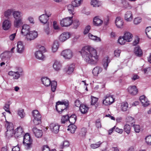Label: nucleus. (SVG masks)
<instances>
[{"mask_svg":"<svg viewBox=\"0 0 151 151\" xmlns=\"http://www.w3.org/2000/svg\"><path fill=\"white\" fill-rule=\"evenodd\" d=\"M70 37V35L69 33L65 32L62 33L60 36L59 40L62 42L65 41L69 39Z\"/></svg>","mask_w":151,"mask_h":151,"instance_id":"obj_14","label":"nucleus"},{"mask_svg":"<svg viewBox=\"0 0 151 151\" xmlns=\"http://www.w3.org/2000/svg\"><path fill=\"white\" fill-rule=\"evenodd\" d=\"M10 126L11 127V129L7 130L6 134H9L11 136H12L14 134V127L12 123L9 124Z\"/></svg>","mask_w":151,"mask_h":151,"instance_id":"obj_44","label":"nucleus"},{"mask_svg":"<svg viewBox=\"0 0 151 151\" xmlns=\"http://www.w3.org/2000/svg\"><path fill=\"white\" fill-rule=\"evenodd\" d=\"M83 0H75L72 2V4L75 7L80 6L83 2Z\"/></svg>","mask_w":151,"mask_h":151,"instance_id":"obj_41","label":"nucleus"},{"mask_svg":"<svg viewBox=\"0 0 151 151\" xmlns=\"http://www.w3.org/2000/svg\"><path fill=\"white\" fill-rule=\"evenodd\" d=\"M115 23L118 28H121L122 27L123 24V22L120 17H117L116 18Z\"/></svg>","mask_w":151,"mask_h":151,"instance_id":"obj_23","label":"nucleus"},{"mask_svg":"<svg viewBox=\"0 0 151 151\" xmlns=\"http://www.w3.org/2000/svg\"><path fill=\"white\" fill-rule=\"evenodd\" d=\"M145 33L149 38H151V27H149L146 28L145 29Z\"/></svg>","mask_w":151,"mask_h":151,"instance_id":"obj_46","label":"nucleus"},{"mask_svg":"<svg viewBox=\"0 0 151 151\" xmlns=\"http://www.w3.org/2000/svg\"><path fill=\"white\" fill-rule=\"evenodd\" d=\"M128 105L127 102H123L121 105V109L122 111H126L127 110Z\"/></svg>","mask_w":151,"mask_h":151,"instance_id":"obj_42","label":"nucleus"},{"mask_svg":"<svg viewBox=\"0 0 151 151\" xmlns=\"http://www.w3.org/2000/svg\"><path fill=\"white\" fill-rule=\"evenodd\" d=\"M76 128V126L74 124H70L68 126L67 130H70L71 133H74Z\"/></svg>","mask_w":151,"mask_h":151,"instance_id":"obj_38","label":"nucleus"},{"mask_svg":"<svg viewBox=\"0 0 151 151\" xmlns=\"http://www.w3.org/2000/svg\"><path fill=\"white\" fill-rule=\"evenodd\" d=\"M30 27L27 24H24L22 26L21 32L24 35H27L29 32Z\"/></svg>","mask_w":151,"mask_h":151,"instance_id":"obj_20","label":"nucleus"},{"mask_svg":"<svg viewBox=\"0 0 151 151\" xmlns=\"http://www.w3.org/2000/svg\"><path fill=\"white\" fill-rule=\"evenodd\" d=\"M102 71V68L97 66L93 70V73L95 76L97 75Z\"/></svg>","mask_w":151,"mask_h":151,"instance_id":"obj_36","label":"nucleus"},{"mask_svg":"<svg viewBox=\"0 0 151 151\" xmlns=\"http://www.w3.org/2000/svg\"><path fill=\"white\" fill-rule=\"evenodd\" d=\"M73 17H68L63 19L61 21L60 24L62 27H68L70 26L73 22Z\"/></svg>","mask_w":151,"mask_h":151,"instance_id":"obj_6","label":"nucleus"},{"mask_svg":"<svg viewBox=\"0 0 151 151\" xmlns=\"http://www.w3.org/2000/svg\"><path fill=\"white\" fill-rule=\"evenodd\" d=\"M145 139L147 145H151V135L147 136Z\"/></svg>","mask_w":151,"mask_h":151,"instance_id":"obj_57","label":"nucleus"},{"mask_svg":"<svg viewBox=\"0 0 151 151\" xmlns=\"http://www.w3.org/2000/svg\"><path fill=\"white\" fill-rule=\"evenodd\" d=\"M76 120V116L75 114L72 115L70 117H69L68 121L70 124H74Z\"/></svg>","mask_w":151,"mask_h":151,"instance_id":"obj_33","label":"nucleus"},{"mask_svg":"<svg viewBox=\"0 0 151 151\" xmlns=\"http://www.w3.org/2000/svg\"><path fill=\"white\" fill-rule=\"evenodd\" d=\"M121 52V51L117 49L115 50L114 52L115 56L116 57H119Z\"/></svg>","mask_w":151,"mask_h":151,"instance_id":"obj_63","label":"nucleus"},{"mask_svg":"<svg viewBox=\"0 0 151 151\" xmlns=\"http://www.w3.org/2000/svg\"><path fill=\"white\" fill-rule=\"evenodd\" d=\"M42 83L46 86H49L51 83L50 80L47 77H44L42 78Z\"/></svg>","mask_w":151,"mask_h":151,"instance_id":"obj_25","label":"nucleus"},{"mask_svg":"<svg viewBox=\"0 0 151 151\" xmlns=\"http://www.w3.org/2000/svg\"><path fill=\"white\" fill-rule=\"evenodd\" d=\"M73 27L74 28H77L79 25V20L78 19H76L73 21Z\"/></svg>","mask_w":151,"mask_h":151,"instance_id":"obj_52","label":"nucleus"},{"mask_svg":"<svg viewBox=\"0 0 151 151\" xmlns=\"http://www.w3.org/2000/svg\"><path fill=\"white\" fill-rule=\"evenodd\" d=\"M102 143L103 142L100 141L96 143H93L91 144L90 146L91 148L95 149L99 147Z\"/></svg>","mask_w":151,"mask_h":151,"instance_id":"obj_40","label":"nucleus"},{"mask_svg":"<svg viewBox=\"0 0 151 151\" xmlns=\"http://www.w3.org/2000/svg\"><path fill=\"white\" fill-rule=\"evenodd\" d=\"M124 131L127 134H129L130 132L131 128L130 126L127 124L125 125L124 127Z\"/></svg>","mask_w":151,"mask_h":151,"instance_id":"obj_48","label":"nucleus"},{"mask_svg":"<svg viewBox=\"0 0 151 151\" xmlns=\"http://www.w3.org/2000/svg\"><path fill=\"white\" fill-rule=\"evenodd\" d=\"M61 55L66 59H70L73 57V52L70 49L63 50L61 53Z\"/></svg>","mask_w":151,"mask_h":151,"instance_id":"obj_9","label":"nucleus"},{"mask_svg":"<svg viewBox=\"0 0 151 151\" xmlns=\"http://www.w3.org/2000/svg\"><path fill=\"white\" fill-rule=\"evenodd\" d=\"M22 24V18L15 19L14 22V26L17 28L20 27Z\"/></svg>","mask_w":151,"mask_h":151,"instance_id":"obj_39","label":"nucleus"},{"mask_svg":"<svg viewBox=\"0 0 151 151\" xmlns=\"http://www.w3.org/2000/svg\"><path fill=\"white\" fill-rule=\"evenodd\" d=\"M75 7L72 4H70L68 6V9L69 12L70 13H72L74 11V8Z\"/></svg>","mask_w":151,"mask_h":151,"instance_id":"obj_56","label":"nucleus"},{"mask_svg":"<svg viewBox=\"0 0 151 151\" xmlns=\"http://www.w3.org/2000/svg\"><path fill=\"white\" fill-rule=\"evenodd\" d=\"M142 21V19L140 17H137L134 20V23L135 25L139 24Z\"/></svg>","mask_w":151,"mask_h":151,"instance_id":"obj_54","label":"nucleus"},{"mask_svg":"<svg viewBox=\"0 0 151 151\" xmlns=\"http://www.w3.org/2000/svg\"><path fill=\"white\" fill-rule=\"evenodd\" d=\"M69 145V142L67 141H64L62 144L60 146V148L61 149H63L65 147H68Z\"/></svg>","mask_w":151,"mask_h":151,"instance_id":"obj_58","label":"nucleus"},{"mask_svg":"<svg viewBox=\"0 0 151 151\" xmlns=\"http://www.w3.org/2000/svg\"><path fill=\"white\" fill-rule=\"evenodd\" d=\"M37 32L34 31H29V33L25 36H26V38L27 40L31 41L36 38L37 37Z\"/></svg>","mask_w":151,"mask_h":151,"instance_id":"obj_10","label":"nucleus"},{"mask_svg":"<svg viewBox=\"0 0 151 151\" xmlns=\"http://www.w3.org/2000/svg\"><path fill=\"white\" fill-rule=\"evenodd\" d=\"M23 132V130L22 127H18L15 130L14 135L18 137L22 134Z\"/></svg>","mask_w":151,"mask_h":151,"instance_id":"obj_27","label":"nucleus"},{"mask_svg":"<svg viewBox=\"0 0 151 151\" xmlns=\"http://www.w3.org/2000/svg\"><path fill=\"white\" fill-rule=\"evenodd\" d=\"M60 127L58 124L53 123L50 124V129L52 132L57 134L59 131Z\"/></svg>","mask_w":151,"mask_h":151,"instance_id":"obj_11","label":"nucleus"},{"mask_svg":"<svg viewBox=\"0 0 151 151\" xmlns=\"http://www.w3.org/2000/svg\"><path fill=\"white\" fill-rule=\"evenodd\" d=\"M128 91L132 95H136L138 91V89L135 86H129L128 88Z\"/></svg>","mask_w":151,"mask_h":151,"instance_id":"obj_18","label":"nucleus"},{"mask_svg":"<svg viewBox=\"0 0 151 151\" xmlns=\"http://www.w3.org/2000/svg\"><path fill=\"white\" fill-rule=\"evenodd\" d=\"M88 37L91 40L97 42L100 41L101 40L99 37H97V36H94L90 33L88 34Z\"/></svg>","mask_w":151,"mask_h":151,"instance_id":"obj_43","label":"nucleus"},{"mask_svg":"<svg viewBox=\"0 0 151 151\" xmlns=\"http://www.w3.org/2000/svg\"><path fill=\"white\" fill-rule=\"evenodd\" d=\"M139 100L144 107L147 106L150 104V101L147 99L144 96L142 95L140 97Z\"/></svg>","mask_w":151,"mask_h":151,"instance_id":"obj_13","label":"nucleus"},{"mask_svg":"<svg viewBox=\"0 0 151 151\" xmlns=\"http://www.w3.org/2000/svg\"><path fill=\"white\" fill-rule=\"evenodd\" d=\"M68 105L69 102L68 101H59L56 103V109L59 113L61 114L62 111L66 110Z\"/></svg>","mask_w":151,"mask_h":151,"instance_id":"obj_2","label":"nucleus"},{"mask_svg":"<svg viewBox=\"0 0 151 151\" xmlns=\"http://www.w3.org/2000/svg\"><path fill=\"white\" fill-rule=\"evenodd\" d=\"M122 2L124 8H126L129 7V3L125 0H122Z\"/></svg>","mask_w":151,"mask_h":151,"instance_id":"obj_61","label":"nucleus"},{"mask_svg":"<svg viewBox=\"0 0 151 151\" xmlns=\"http://www.w3.org/2000/svg\"><path fill=\"white\" fill-rule=\"evenodd\" d=\"M79 109L82 114H85L88 112V108L86 105L82 104L80 106Z\"/></svg>","mask_w":151,"mask_h":151,"instance_id":"obj_30","label":"nucleus"},{"mask_svg":"<svg viewBox=\"0 0 151 151\" xmlns=\"http://www.w3.org/2000/svg\"><path fill=\"white\" fill-rule=\"evenodd\" d=\"M91 5L93 7H99L101 6V3L98 0H91Z\"/></svg>","mask_w":151,"mask_h":151,"instance_id":"obj_34","label":"nucleus"},{"mask_svg":"<svg viewBox=\"0 0 151 151\" xmlns=\"http://www.w3.org/2000/svg\"><path fill=\"white\" fill-rule=\"evenodd\" d=\"M124 18L125 20L127 22H130L132 20L133 16L131 11H127L126 12L124 15Z\"/></svg>","mask_w":151,"mask_h":151,"instance_id":"obj_21","label":"nucleus"},{"mask_svg":"<svg viewBox=\"0 0 151 151\" xmlns=\"http://www.w3.org/2000/svg\"><path fill=\"white\" fill-rule=\"evenodd\" d=\"M115 99L112 96L109 94H107L105 96V99L103 101V104L108 106L112 104L114 101Z\"/></svg>","mask_w":151,"mask_h":151,"instance_id":"obj_7","label":"nucleus"},{"mask_svg":"<svg viewBox=\"0 0 151 151\" xmlns=\"http://www.w3.org/2000/svg\"><path fill=\"white\" fill-rule=\"evenodd\" d=\"M58 47V42L57 41H55L52 46V51L54 52H55L57 50Z\"/></svg>","mask_w":151,"mask_h":151,"instance_id":"obj_37","label":"nucleus"},{"mask_svg":"<svg viewBox=\"0 0 151 151\" xmlns=\"http://www.w3.org/2000/svg\"><path fill=\"white\" fill-rule=\"evenodd\" d=\"M74 68V65L73 64H71L67 66L64 70L67 74H70L73 72Z\"/></svg>","mask_w":151,"mask_h":151,"instance_id":"obj_17","label":"nucleus"},{"mask_svg":"<svg viewBox=\"0 0 151 151\" xmlns=\"http://www.w3.org/2000/svg\"><path fill=\"white\" fill-rule=\"evenodd\" d=\"M32 131L36 137L39 138L42 136V130L38 129L36 127H34L32 128Z\"/></svg>","mask_w":151,"mask_h":151,"instance_id":"obj_19","label":"nucleus"},{"mask_svg":"<svg viewBox=\"0 0 151 151\" xmlns=\"http://www.w3.org/2000/svg\"><path fill=\"white\" fill-rule=\"evenodd\" d=\"M10 104V102L8 101L5 104V106L4 107V108L6 111L8 112L9 114H11V112L9 111V105Z\"/></svg>","mask_w":151,"mask_h":151,"instance_id":"obj_49","label":"nucleus"},{"mask_svg":"<svg viewBox=\"0 0 151 151\" xmlns=\"http://www.w3.org/2000/svg\"><path fill=\"white\" fill-rule=\"evenodd\" d=\"M81 54L83 58L88 63L95 65L98 60V56L96 50L94 48L89 46L83 47Z\"/></svg>","mask_w":151,"mask_h":151,"instance_id":"obj_1","label":"nucleus"},{"mask_svg":"<svg viewBox=\"0 0 151 151\" xmlns=\"http://www.w3.org/2000/svg\"><path fill=\"white\" fill-rule=\"evenodd\" d=\"M69 116L68 115H64L61 119V122L62 124H64L66 122H67Z\"/></svg>","mask_w":151,"mask_h":151,"instance_id":"obj_50","label":"nucleus"},{"mask_svg":"<svg viewBox=\"0 0 151 151\" xmlns=\"http://www.w3.org/2000/svg\"><path fill=\"white\" fill-rule=\"evenodd\" d=\"M24 50V47L22 42L21 41L18 42L17 45V51L18 53L21 54L23 53Z\"/></svg>","mask_w":151,"mask_h":151,"instance_id":"obj_16","label":"nucleus"},{"mask_svg":"<svg viewBox=\"0 0 151 151\" xmlns=\"http://www.w3.org/2000/svg\"><path fill=\"white\" fill-rule=\"evenodd\" d=\"M12 12L13 9H9L4 12V14L5 17L9 19L10 17L11 16Z\"/></svg>","mask_w":151,"mask_h":151,"instance_id":"obj_31","label":"nucleus"},{"mask_svg":"<svg viewBox=\"0 0 151 151\" xmlns=\"http://www.w3.org/2000/svg\"><path fill=\"white\" fill-rule=\"evenodd\" d=\"M21 14L22 13L19 11H14L12 12L13 15L15 19L22 18Z\"/></svg>","mask_w":151,"mask_h":151,"instance_id":"obj_35","label":"nucleus"},{"mask_svg":"<svg viewBox=\"0 0 151 151\" xmlns=\"http://www.w3.org/2000/svg\"><path fill=\"white\" fill-rule=\"evenodd\" d=\"M12 54L9 52H5L2 53L0 56L1 59L4 61L7 62V60H9Z\"/></svg>","mask_w":151,"mask_h":151,"instance_id":"obj_12","label":"nucleus"},{"mask_svg":"<svg viewBox=\"0 0 151 151\" xmlns=\"http://www.w3.org/2000/svg\"><path fill=\"white\" fill-rule=\"evenodd\" d=\"M44 30L45 33L48 35L50 34V28L49 27V24H46V26L44 27Z\"/></svg>","mask_w":151,"mask_h":151,"instance_id":"obj_53","label":"nucleus"},{"mask_svg":"<svg viewBox=\"0 0 151 151\" xmlns=\"http://www.w3.org/2000/svg\"><path fill=\"white\" fill-rule=\"evenodd\" d=\"M18 114L21 118H23L25 115V113L24 112L23 109H19L18 110Z\"/></svg>","mask_w":151,"mask_h":151,"instance_id":"obj_51","label":"nucleus"},{"mask_svg":"<svg viewBox=\"0 0 151 151\" xmlns=\"http://www.w3.org/2000/svg\"><path fill=\"white\" fill-rule=\"evenodd\" d=\"M134 128L135 132L136 133H139L140 131V127L138 125H134Z\"/></svg>","mask_w":151,"mask_h":151,"instance_id":"obj_59","label":"nucleus"},{"mask_svg":"<svg viewBox=\"0 0 151 151\" xmlns=\"http://www.w3.org/2000/svg\"><path fill=\"white\" fill-rule=\"evenodd\" d=\"M51 14L50 12L48 13L45 12V14H43L39 17V20L41 23L44 24H49L47 21L49 19V17L51 16Z\"/></svg>","mask_w":151,"mask_h":151,"instance_id":"obj_8","label":"nucleus"},{"mask_svg":"<svg viewBox=\"0 0 151 151\" xmlns=\"http://www.w3.org/2000/svg\"><path fill=\"white\" fill-rule=\"evenodd\" d=\"M51 90L53 92H54L56 89L57 86V82L55 81H52L51 82Z\"/></svg>","mask_w":151,"mask_h":151,"instance_id":"obj_45","label":"nucleus"},{"mask_svg":"<svg viewBox=\"0 0 151 151\" xmlns=\"http://www.w3.org/2000/svg\"><path fill=\"white\" fill-rule=\"evenodd\" d=\"M103 21L97 17H95L93 19V23L96 26H99L102 24Z\"/></svg>","mask_w":151,"mask_h":151,"instance_id":"obj_28","label":"nucleus"},{"mask_svg":"<svg viewBox=\"0 0 151 151\" xmlns=\"http://www.w3.org/2000/svg\"><path fill=\"white\" fill-rule=\"evenodd\" d=\"M134 52L135 54L137 56L140 57L142 55V50L139 46L134 48Z\"/></svg>","mask_w":151,"mask_h":151,"instance_id":"obj_26","label":"nucleus"},{"mask_svg":"<svg viewBox=\"0 0 151 151\" xmlns=\"http://www.w3.org/2000/svg\"><path fill=\"white\" fill-rule=\"evenodd\" d=\"M91 29L90 26L89 25L87 26L85 28V29L84 31V34H86L88 33L89 30Z\"/></svg>","mask_w":151,"mask_h":151,"instance_id":"obj_64","label":"nucleus"},{"mask_svg":"<svg viewBox=\"0 0 151 151\" xmlns=\"http://www.w3.org/2000/svg\"><path fill=\"white\" fill-rule=\"evenodd\" d=\"M53 67L55 70L58 71L60 69L62 65L60 61H56L53 65Z\"/></svg>","mask_w":151,"mask_h":151,"instance_id":"obj_24","label":"nucleus"},{"mask_svg":"<svg viewBox=\"0 0 151 151\" xmlns=\"http://www.w3.org/2000/svg\"><path fill=\"white\" fill-rule=\"evenodd\" d=\"M11 26V21L8 19H5L3 22L2 28L4 30H6L9 29Z\"/></svg>","mask_w":151,"mask_h":151,"instance_id":"obj_15","label":"nucleus"},{"mask_svg":"<svg viewBox=\"0 0 151 151\" xmlns=\"http://www.w3.org/2000/svg\"><path fill=\"white\" fill-rule=\"evenodd\" d=\"M32 139L28 133H26L24 136L23 143L27 150L30 149L32 146Z\"/></svg>","mask_w":151,"mask_h":151,"instance_id":"obj_3","label":"nucleus"},{"mask_svg":"<svg viewBox=\"0 0 151 151\" xmlns=\"http://www.w3.org/2000/svg\"><path fill=\"white\" fill-rule=\"evenodd\" d=\"M110 61V60H109V57L108 56L105 57L103 60V67L106 70H107L108 64Z\"/></svg>","mask_w":151,"mask_h":151,"instance_id":"obj_29","label":"nucleus"},{"mask_svg":"<svg viewBox=\"0 0 151 151\" xmlns=\"http://www.w3.org/2000/svg\"><path fill=\"white\" fill-rule=\"evenodd\" d=\"M36 58L39 59L43 60L44 58V56L42 53L40 51H37L35 53Z\"/></svg>","mask_w":151,"mask_h":151,"instance_id":"obj_32","label":"nucleus"},{"mask_svg":"<svg viewBox=\"0 0 151 151\" xmlns=\"http://www.w3.org/2000/svg\"><path fill=\"white\" fill-rule=\"evenodd\" d=\"M127 41L123 36H120L118 40V42L121 45L124 44Z\"/></svg>","mask_w":151,"mask_h":151,"instance_id":"obj_47","label":"nucleus"},{"mask_svg":"<svg viewBox=\"0 0 151 151\" xmlns=\"http://www.w3.org/2000/svg\"><path fill=\"white\" fill-rule=\"evenodd\" d=\"M23 70L21 68H18L16 71H11L8 73L9 76L12 77L14 79H17L19 78L21 76L23 75Z\"/></svg>","mask_w":151,"mask_h":151,"instance_id":"obj_4","label":"nucleus"},{"mask_svg":"<svg viewBox=\"0 0 151 151\" xmlns=\"http://www.w3.org/2000/svg\"><path fill=\"white\" fill-rule=\"evenodd\" d=\"M123 36L127 42H130L132 40L133 35L131 33L129 32H124Z\"/></svg>","mask_w":151,"mask_h":151,"instance_id":"obj_22","label":"nucleus"},{"mask_svg":"<svg viewBox=\"0 0 151 151\" xmlns=\"http://www.w3.org/2000/svg\"><path fill=\"white\" fill-rule=\"evenodd\" d=\"M33 115L34 119L33 120L34 124L37 125L41 123V116L37 110H34L32 112Z\"/></svg>","mask_w":151,"mask_h":151,"instance_id":"obj_5","label":"nucleus"},{"mask_svg":"<svg viewBox=\"0 0 151 151\" xmlns=\"http://www.w3.org/2000/svg\"><path fill=\"white\" fill-rule=\"evenodd\" d=\"M98 101V99L95 97H91V104L92 105H94Z\"/></svg>","mask_w":151,"mask_h":151,"instance_id":"obj_62","label":"nucleus"},{"mask_svg":"<svg viewBox=\"0 0 151 151\" xmlns=\"http://www.w3.org/2000/svg\"><path fill=\"white\" fill-rule=\"evenodd\" d=\"M87 132V130L86 128H82L81 129L79 134L82 137H84L85 136Z\"/></svg>","mask_w":151,"mask_h":151,"instance_id":"obj_55","label":"nucleus"},{"mask_svg":"<svg viewBox=\"0 0 151 151\" xmlns=\"http://www.w3.org/2000/svg\"><path fill=\"white\" fill-rule=\"evenodd\" d=\"M126 121L127 122H132V123L134 122V118L130 116H127L126 118Z\"/></svg>","mask_w":151,"mask_h":151,"instance_id":"obj_60","label":"nucleus"}]
</instances>
